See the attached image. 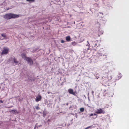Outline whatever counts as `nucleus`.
<instances>
[{"label":"nucleus","instance_id":"1","mask_svg":"<svg viewBox=\"0 0 129 129\" xmlns=\"http://www.w3.org/2000/svg\"><path fill=\"white\" fill-rule=\"evenodd\" d=\"M19 16V15L15 14L12 13H9L4 15V17L5 19L8 20L12 18H18Z\"/></svg>","mask_w":129,"mask_h":129},{"label":"nucleus","instance_id":"2","mask_svg":"<svg viewBox=\"0 0 129 129\" xmlns=\"http://www.w3.org/2000/svg\"><path fill=\"white\" fill-rule=\"evenodd\" d=\"M98 44H99L98 41V40L91 41L90 42L91 45L92 46H93L95 48L97 47V45Z\"/></svg>","mask_w":129,"mask_h":129},{"label":"nucleus","instance_id":"3","mask_svg":"<svg viewBox=\"0 0 129 129\" xmlns=\"http://www.w3.org/2000/svg\"><path fill=\"white\" fill-rule=\"evenodd\" d=\"M9 49L8 48L4 47L3 50L2 51L1 54H7L8 52Z\"/></svg>","mask_w":129,"mask_h":129},{"label":"nucleus","instance_id":"4","mask_svg":"<svg viewBox=\"0 0 129 129\" xmlns=\"http://www.w3.org/2000/svg\"><path fill=\"white\" fill-rule=\"evenodd\" d=\"M105 112L103 111L101 109H98L97 111L96 112V113L97 114L103 113L104 114Z\"/></svg>","mask_w":129,"mask_h":129},{"label":"nucleus","instance_id":"5","mask_svg":"<svg viewBox=\"0 0 129 129\" xmlns=\"http://www.w3.org/2000/svg\"><path fill=\"white\" fill-rule=\"evenodd\" d=\"M26 60L31 65L33 64V61L32 59L29 57H27L26 59Z\"/></svg>","mask_w":129,"mask_h":129},{"label":"nucleus","instance_id":"6","mask_svg":"<svg viewBox=\"0 0 129 129\" xmlns=\"http://www.w3.org/2000/svg\"><path fill=\"white\" fill-rule=\"evenodd\" d=\"M42 98L41 96L40 95H38L37 96L35 99V101L36 102H38L39 101H41Z\"/></svg>","mask_w":129,"mask_h":129},{"label":"nucleus","instance_id":"7","mask_svg":"<svg viewBox=\"0 0 129 129\" xmlns=\"http://www.w3.org/2000/svg\"><path fill=\"white\" fill-rule=\"evenodd\" d=\"M13 62H14L15 63L14 64V66H15L17 64V63H18V61L17 60V59L15 58H13Z\"/></svg>","mask_w":129,"mask_h":129},{"label":"nucleus","instance_id":"8","mask_svg":"<svg viewBox=\"0 0 129 129\" xmlns=\"http://www.w3.org/2000/svg\"><path fill=\"white\" fill-rule=\"evenodd\" d=\"M68 92L72 94L73 95H75V94L73 90L71 89H69L68 90Z\"/></svg>","mask_w":129,"mask_h":129},{"label":"nucleus","instance_id":"9","mask_svg":"<svg viewBox=\"0 0 129 129\" xmlns=\"http://www.w3.org/2000/svg\"><path fill=\"white\" fill-rule=\"evenodd\" d=\"M9 112L12 113L16 114L18 113L17 111L16 110H10L9 111Z\"/></svg>","mask_w":129,"mask_h":129},{"label":"nucleus","instance_id":"10","mask_svg":"<svg viewBox=\"0 0 129 129\" xmlns=\"http://www.w3.org/2000/svg\"><path fill=\"white\" fill-rule=\"evenodd\" d=\"M21 56L22 58H24L26 60V58L27 57H26V54L24 53H22Z\"/></svg>","mask_w":129,"mask_h":129},{"label":"nucleus","instance_id":"11","mask_svg":"<svg viewBox=\"0 0 129 129\" xmlns=\"http://www.w3.org/2000/svg\"><path fill=\"white\" fill-rule=\"evenodd\" d=\"M112 78V77L110 75H108L107 77V81H109Z\"/></svg>","mask_w":129,"mask_h":129},{"label":"nucleus","instance_id":"12","mask_svg":"<svg viewBox=\"0 0 129 129\" xmlns=\"http://www.w3.org/2000/svg\"><path fill=\"white\" fill-rule=\"evenodd\" d=\"M66 40L68 42H69L71 39L70 37L69 36H68L66 37Z\"/></svg>","mask_w":129,"mask_h":129},{"label":"nucleus","instance_id":"13","mask_svg":"<svg viewBox=\"0 0 129 129\" xmlns=\"http://www.w3.org/2000/svg\"><path fill=\"white\" fill-rule=\"evenodd\" d=\"M87 42L88 43V44L86 45V46H87V49H89V46H90V44L89 43L88 41H87Z\"/></svg>","mask_w":129,"mask_h":129},{"label":"nucleus","instance_id":"14","mask_svg":"<svg viewBox=\"0 0 129 129\" xmlns=\"http://www.w3.org/2000/svg\"><path fill=\"white\" fill-rule=\"evenodd\" d=\"M94 115V116H96L95 117V118H96L97 117V115L95 114H92L91 113L89 115L90 116H92L93 115Z\"/></svg>","mask_w":129,"mask_h":129},{"label":"nucleus","instance_id":"15","mask_svg":"<svg viewBox=\"0 0 129 129\" xmlns=\"http://www.w3.org/2000/svg\"><path fill=\"white\" fill-rule=\"evenodd\" d=\"M80 110L81 112H83L84 111V109L83 108H80Z\"/></svg>","mask_w":129,"mask_h":129},{"label":"nucleus","instance_id":"16","mask_svg":"<svg viewBox=\"0 0 129 129\" xmlns=\"http://www.w3.org/2000/svg\"><path fill=\"white\" fill-rule=\"evenodd\" d=\"M16 101H20V99L19 98V97H17L16 98Z\"/></svg>","mask_w":129,"mask_h":129},{"label":"nucleus","instance_id":"17","mask_svg":"<svg viewBox=\"0 0 129 129\" xmlns=\"http://www.w3.org/2000/svg\"><path fill=\"white\" fill-rule=\"evenodd\" d=\"M72 44L74 45L75 46L76 45V43L75 42H73L72 43Z\"/></svg>","mask_w":129,"mask_h":129},{"label":"nucleus","instance_id":"18","mask_svg":"<svg viewBox=\"0 0 129 129\" xmlns=\"http://www.w3.org/2000/svg\"><path fill=\"white\" fill-rule=\"evenodd\" d=\"M97 55H100V56H102V55L103 56L104 55L102 54V53H97Z\"/></svg>","mask_w":129,"mask_h":129},{"label":"nucleus","instance_id":"19","mask_svg":"<svg viewBox=\"0 0 129 129\" xmlns=\"http://www.w3.org/2000/svg\"><path fill=\"white\" fill-rule=\"evenodd\" d=\"M35 107L37 110H39L40 109V108L38 106H35Z\"/></svg>","mask_w":129,"mask_h":129},{"label":"nucleus","instance_id":"20","mask_svg":"<svg viewBox=\"0 0 129 129\" xmlns=\"http://www.w3.org/2000/svg\"><path fill=\"white\" fill-rule=\"evenodd\" d=\"M1 36L4 37H6V35L5 34H1Z\"/></svg>","mask_w":129,"mask_h":129},{"label":"nucleus","instance_id":"21","mask_svg":"<svg viewBox=\"0 0 129 129\" xmlns=\"http://www.w3.org/2000/svg\"><path fill=\"white\" fill-rule=\"evenodd\" d=\"M92 126H88L86 127L85 129H87L89 128H91Z\"/></svg>","mask_w":129,"mask_h":129},{"label":"nucleus","instance_id":"22","mask_svg":"<svg viewBox=\"0 0 129 129\" xmlns=\"http://www.w3.org/2000/svg\"><path fill=\"white\" fill-rule=\"evenodd\" d=\"M28 2H34V0H26Z\"/></svg>","mask_w":129,"mask_h":129},{"label":"nucleus","instance_id":"23","mask_svg":"<svg viewBox=\"0 0 129 129\" xmlns=\"http://www.w3.org/2000/svg\"><path fill=\"white\" fill-rule=\"evenodd\" d=\"M43 116L44 117H45L46 115V114L45 113H44V112H43Z\"/></svg>","mask_w":129,"mask_h":129},{"label":"nucleus","instance_id":"24","mask_svg":"<svg viewBox=\"0 0 129 129\" xmlns=\"http://www.w3.org/2000/svg\"><path fill=\"white\" fill-rule=\"evenodd\" d=\"M119 75H120V77H119V78H120L122 76H121V73H119Z\"/></svg>","mask_w":129,"mask_h":129},{"label":"nucleus","instance_id":"25","mask_svg":"<svg viewBox=\"0 0 129 129\" xmlns=\"http://www.w3.org/2000/svg\"><path fill=\"white\" fill-rule=\"evenodd\" d=\"M103 31H101V32H99V34H103Z\"/></svg>","mask_w":129,"mask_h":129},{"label":"nucleus","instance_id":"26","mask_svg":"<svg viewBox=\"0 0 129 129\" xmlns=\"http://www.w3.org/2000/svg\"><path fill=\"white\" fill-rule=\"evenodd\" d=\"M64 41L63 40H62L61 41V43H64Z\"/></svg>","mask_w":129,"mask_h":129},{"label":"nucleus","instance_id":"27","mask_svg":"<svg viewBox=\"0 0 129 129\" xmlns=\"http://www.w3.org/2000/svg\"><path fill=\"white\" fill-rule=\"evenodd\" d=\"M3 102L2 100H0V103H3Z\"/></svg>","mask_w":129,"mask_h":129},{"label":"nucleus","instance_id":"28","mask_svg":"<svg viewBox=\"0 0 129 129\" xmlns=\"http://www.w3.org/2000/svg\"><path fill=\"white\" fill-rule=\"evenodd\" d=\"M91 93L93 95L94 91H91Z\"/></svg>","mask_w":129,"mask_h":129},{"label":"nucleus","instance_id":"29","mask_svg":"<svg viewBox=\"0 0 129 129\" xmlns=\"http://www.w3.org/2000/svg\"><path fill=\"white\" fill-rule=\"evenodd\" d=\"M100 13V14H102V15H103V13H101V12H100V13Z\"/></svg>","mask_w":129,"mask_h":129},{"label":"nucleus","instance_id":"30","mask_svg":"<svg viewBox=\"0 0 129 129\" xmlns=\"http://www.w3.org/2000/svg\"><path fill=\"white\" fill-rule=\"evenodd\" d=\"M50 121V119H48V122H49V121Z\"/></svg>","mask_w":129,"mask_h":129},{"label":"nucleus","instance_id":"31","mask_svg":"<svg viewBox=\"0 0 129 129\" xmlns=\"http://www.w3.org/2000/svg\"><path fill=\"white\" fill-rule=\"evenodd\" d=\"M47 93H48V94H49V93H50V92L49 91H48V92Z\"/></svg>","mask_w":129,"mask_h":129},{"label":"nucleus","instance_id":"32","mask_svg":"<svg viewBox=\"0 0 129 129\" xmlns=\"http://www.w3.org/2000/svg\"><path fill=\"white\" fill-rule=\"evenodd\" d=\"M42 126V125H39L38 126L40 127V126Z\"/></svg>","mask_w":129,"mask_h":129},{"label":"nucleus","instance_id":"33","mask_svg":"<svg viewBox=\"0 0 129 129\" xmlns=\"http://www.w3.org/2000/svg\"><path fill=\"white\" fill-rule=\"evenodd\" d=\"M36 126V125H35V126L34 128H35V127Z\"/></svg>","mask_w":129,"mask_h":129},{"label":"nucleus","instance_id":"34","mask_svg":"<svg viewBox=\"0 0 129 129\" xmlns=\"http://www.w3.org/2000/svg\"><path fill=\"white\" fill-rule=\"evenodd\" d=\"M1 87H0V89H1Z\"/></svg>","mask_w":129,"mask_h":129}]
</instances>
